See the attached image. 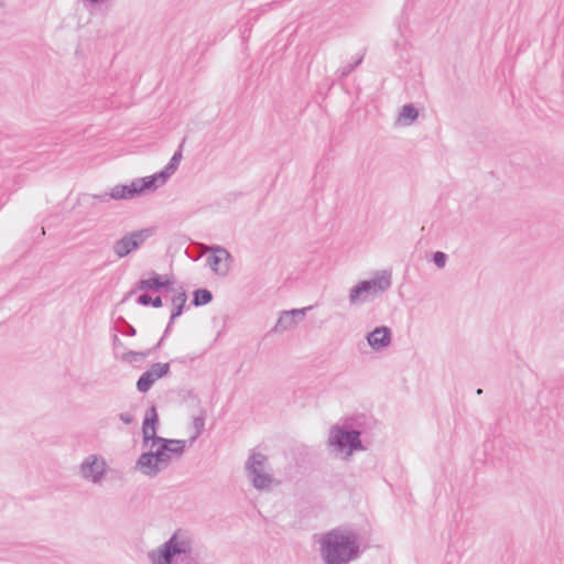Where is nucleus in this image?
<instances>
[{"mask_svg":"<svg viewBox=\"0 0 564 564\" xmlns=\"http://www.w3.org/2000/svg\"><path fill=\"white\" fill-rule=\"evenodd\" d=\"M321 555L325 564H348L359 554L357 533L346 529H334L319 541Z\"/></svg>","mask_w":564,"mask_h":564,"instance_id":"1","label":"nucleus"},{"mask_svg":"<svg viewBox=\"0 0 564 564\" xmlns=\"http://www.w3.org/2000/svg\"><path fill=\"white\" fill-rule=\"evenodd\" d=\"M362 427L361 416L347 417L338 422L329 430L328 446L333 452L348 459L355 452L364 449L360 440Z\"/></svg>","mask_w":564,"mask_h":564,"instance_id":"2","label":"nucleus"},{"mask_svg":"<svg viewBox=\"0 0 564 564\" xmlns=\"http://www.w3.org/2000/svg\"><path fill=\"white\" fill-rule=\"evenodd\" d=\"M192 535L185 530H176L167 541L148 552L151 564H180L194 552Z\"/></svg>","mask_w":564,"mask_h":564,"instance_id":"3","label":"nucleus"},{"mask_svg":"<svg viewBox=\"0 0 564 564\" xmlns=\"http://www.w3.org/2000/svg\"><path fill=\"white\" fill-rule=\"evenodd\" d=\"M158 413L154 406H151L145 414L142 435L145 444L150 443V448L154 453H162L164 468L166 469L173 458H178L185 449V441L167 440L156 436Z\"/></svg>","mask_w":564,"mask_h":564,"instance_id":"4","label":"nucleus"},{"mask_svg":"<svg viewBox=\"0 0 564 564\" xmlns=\"http://www.w3.org/2000/svg\"><path fill=\"white\" fill-rule=\"evenodd\" d=\"M392 285L391 270H378L370 279L361 280L349 290L350 305H359L381 296Z\"/></svg>","mask_w":564,"mask_h":564,"instance_id":"5","label":"nucleus"},{"mask_svg":"<svg viewBox=\"0 0 564 564\" xmlns=\"http://www.w3.org/2000/svg\"><path fill=\"white\" fill-rule=\"evenodd\" d=\"M245 473L251 486L259 491H269L275 482L268 457L260 452L250 453L245 464Z\"/></svg>","mask_w":564,"mask_h":564,"instance_id":"6","label":"nucleus"},{"mask_svg":"<svg viewBox=\"0 0 564 564\" xmlns=\"http://www.w3.org/2000/svg\"><path fill=\"white\" fill-rule=\"evenodd\" d=\"M108 465L99 454L87 455L78 466V475L85 481L101 486L106 479Z\"/></svg>","mask_w":564,"mask_h":564,"instance_id":"7","label":"nucleus"},{"mask_svg":"<svg viewBox=\"0 0 564 564\" xmlns=\"http://www.w3.org/2000/svg\"><path fill=\"white\" fill-rule=\"evenodd\" d=\"M154 235L153 228H143L124 234L112 245V252L118 259L129 256L140 249L144 242Z\"/></svg>","mask_w":564,"mask_h":564,"instance_id":"8","label":"nucleus"},{"mask_svg":"<svg viewBox=\"0 0 564 564\" xmlns=\"http://www.w3.org/2000/svg\"><path fill=\"white\" fill-rule=\"evenodd\" d=\"M154 184L150 176L134 178L130 184L116 185L110 189V196L115 200L131 199L148 191H155Z\"/></svg>","mask_w":564,"mask_h":564,"instance_id":"9","label":"nucleus"},{"mask_svg":"<svg viewBox=\"0 0 564 564\" xmlns=\"http://www.w3.org/2000/svg\"><path fill=\"white\" fill-rule=\"evenodd\" d=\"M205 251L210 253L207 257V264L212 271L217 275L226 276L232 262L230 252L226 248L218 245L207 246Z\"/></svg>","mask_w":564,"mask_h":564,"instance_id":"10","label":"nucleus"},{"mask_svg":"<svg viewBox=\"0 0 564 564\" xmlns=\"http://www.w3.org/2000/svg\"><path fill=\"white\" fill-rule=\"evenodd\" d=\"M162 456V453H154V451L151 449L150 452L140 455L135 467L143 475L148 477H155L165 469Z\"/></svg>","mask_w":564,"mask_h":564,"instance_id":"11","label":"nucleus"},{"mask_svg":"<svg viewBox=\"0 0 564 564\" xmlns=\"http://www.w3.org/2000/svg\"><path fill=\"white\" fill-rule=\"evenodd\" d=\"M312 306L303 307V308H293L290 311L281 312L275 325L274 330L278 333L291 330L297 326L300 322H302Z\"/></svg>","mask_w":564,"mask_h":564,"instance_id":"12","label":"nucleus"},{"mask_svg":"<svg viewBox=\"0 0 564 564\" xmlns=\"http://www.w3.org/2000/svg\"><path fill=\"white\" fill-rule=\"evenodd\" d=\"M169 369L170 366L166 362H158L152 365L150 369L143 372L139 378L137 382V389L143 393L148 392L156 380L167 373Z\"/></svg>","mask_w":564,"mask_h":564,"instance_id":"13","label":"nucleus"},{"mask_svg":"<svg viewBox=\"0 0 564 564\" xmlns=\"http://www.w3.org/2000/svg\"><path fill=\"white\" fill-rule=\"evenodd\" d=\"M181 160H182V151L178 150L173 154L170 162L165 165V167L162 171L154 173L153 175H150V178L152 180L154 187L159 188L167 182V180L177 170Z\"/></svg>","mask_w":564,"mask_h":564,"instance_id":"14","label":"nucleus"},{"mask_svg":"<svg viewBox=\"0 0 564 564\" xmlns=\"http://www.w3.org/2000/svg\"><path fill=\"white\" fill-rule=\"evenodd\" d=\"M368 345L373 349L387 347L391 341V330L387 326L376 327L367 335Z\"/></svg>","mask_w":564,"mask_h":564,"instance_id":"15","label":"nucleus"},{"mask_svg":"<svg viewBox=\"0 0 564 564\" xmlns=\"http://www.w3.org/2000/svg\"><path fill=\"white\" fill-rule=\"evenodd\" d=\"M171 281L167 278H163L156 273H153L149 279H141L137 284V290L140 291H160L162 289H170Z\"/></svg>","mask_w":564,"mask_h":564,"instance_id":"16","label":"nucleus"},{"mask_svg":"<svg viewBox=\"0 0 564 564\" xmlns=\"http://www.w3.org/2000/svg\"><path fill=\"white\" fill-rule=\"evenodd\" d=\"M111 199H113L112 196H110V192H104L100 194H89L84 193L78 196V205L84 206L86 208H96L97 204L108 203Z\"/></svg>","mask_w":564,"mask_h":564,"instance_id":"17","label":"nucleus"},{"mask_svg":"<svg viewBox=\"0 0 564 564\" xmlns=\"http://www.w3.org/2000/svg\"><path fill=\"white\" fill-rule=\"evenodd\" d=\"M417 109L412 104H406L401 108L398 123L403 127L411 126L417 119Z\"/></svg>","mask_w":564,"mask_h":564,"instance_id":"18","label":"nucleus"},{"mask_svg":"<svg viewBox=\"0 0 564 564\" xmlns=\"http://www.w3.org/2000/svg\"><path fill=\"white\" fill-rule=\"evenodd\" d=\"M167 292L172 293L170 301L172 306H185V303L187 301V295L183 288L174 289L173 285H170V289L166 290Z\"/></svg>","mask_w":564,"mask_h":564,"instance_id":"19","label":"nucleus"},{"mask_svg":"<svg viewBox=\"0 0 564 564\" xmlns=\"http://www.w3.org/2000/svg\"><path fill=\"white\" fill-rule=\"evenodd\" d=\"M213 300V294L207 289H198L193 294V305L195 306H202L206 305Z\"/></svg>","mask_w":564,"mask_h":564,"instance_id":"20","label":"nucleus"},{"mask_svg":"<svg viewBox=\"0 0 564 564\" xmlns=\"http://www.w3.org/2000/svg\"><path fill=\"white\" fill-rule=\"evenodd\" d=\"M362 62V56L357 57L352 63H347L339 67L338 73L340 77L348 76L357 66Z\"/></svg>","mask_w":564,"mask_h":564,"instance_id":"21","label":"nucleus"},{"mask_svg":"<svg viewBox=\"0 0 564 564\" xmlns=\"http://www.w3.org/2000/svg\"><path fill=\"white\" fill-rule=\"evenodd\" d=\"M432 261L438 269H443L446 265L447 254L443 251H436L433 253Z\"/></svg>","mask_w":564,"mask_h":564,"instance_id":"22","label":"nucleus"},{"mask_svg":"<svg viewBox=\"0 0 564 564\" xmlns=\"http://www.w3.org/2000/svg\"><path fill=\"white\" fill-rule=\"evenodd\" d=\"M183 310H184V306H180V305H177V306H173V310H172V312H171L170 322H169L167 327H166V329H165V334L170 330V328H171V326H172L173 322H174L178 316H181V315H182Z\"/></svg>","mask_w":564,"mask_h":564,"instance_id":"23","label":"nucleus"},{"mask_svg":"<svg viewBox=\"0 0 564 564\" xmlns=\"http://www.w3.org/2000/svg\"><path fill=\"white\" fill-rule=\"evenodd\" d=\"M193 425H194V429H195V435L193 436L192 440L194 441L203 432L204 425H205V421H204L203 417H195L194 421H193Z\"/></svg>","mask_w":564,"mask_h":564,"instance_id":"24","label":"nucleus"},{"mask_svg":"<svg viewBox=\"0 0 564 564\" xmlns=\"http://www.w3.org/2000/svg\"><path fill=\"white\" fill-rule=\"evenodd\" d=\"M180 564H203V563L200 561L199 554L194 551L189 556H187Z\"/></svg>","mask_w":564,"mask_h":564,"instance_id":"25","label":"nucleus"},{"mask_svg":"<svg viewBox=\"0 0 564 564\" xmlns=\"http://www.w3.org/2000/svg\"><path fill=\"white\" fill-rule=\"evenodd\" d=\"M151 302H152V296L148 293H143V294L139 295L137 299V303L142 306L151 305Z\"/></svg>","mask_w":564,"mask_h":564,"instance_id":"26","label":"nucleus"},{"mask_svg":"<svg viewBox=\"0 0 564 564\" xmlns=\"http://www.w3.org/2000/svg\"><path fill=\"white\" fill-rule=\"evenodd\" d=\"M119 419H120L124 424H127V425H129V424L133 423V421H134L133 415H132V414H130V413H127V412H126V413H120V414H119Z\"/></svg>","mask_w":564,"mask_h":564,"instance_id":"27","label":"nucleus"},{"mask_svg":"<svg viewBox=\"0 0 564 564\" xmlns=\"http://www.w3.org/2000/svg\"><path fill=\"white\" fill-rule=\"evenodd\" d=\"M162 297L161 296H156L154 299H152V302H151V305L153 307H161L162 306Z\"/></svg>","mask_w":564,"mask_h":564,"instance_id":"28","label":"nucleus"},{"mask_svg":"<svg viewBox=\"0 0 564 564\" xmlns=\"http://www.w3.org/2000/svg\"><path fill=\"white\" fill-rule=\"evenodd\" d=\"M476 393H477V395H481L482 394V389H477Z\"/></svg>","mask_w":564,"mask_h":564,"instance_id":"29","label":"nucleus"},{"mask_svg":"<svg viewBox=\"0 0 564 564\" xmlns=\"http://www.w3.org/2000/svg\"><path fill=\"white\" fill-rule=\"evenodd\" d=\"M4 6V2L2 0H0V8H2Z\"/></svg>","mask_w":564,"mask_h":564,"instance_id":"30","label":"nucleus"}]
</instances>
